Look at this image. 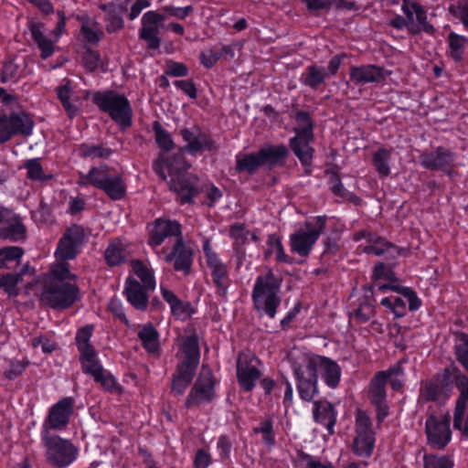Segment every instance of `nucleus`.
<instances>
[{"label":"nucleus","mask_w":468,"mask_h":468,"mask_svg":"<svg viewBox=\"0 0 468 468\" xmlns=\"http://www.w3.org/2000/svg\"><path fill=\"white\" fill-rule=\"evenodd\" d=\"M399 368H390L387 371H382L377 374L371 381L369 388V396L373 404L377 407V414L378 420H382L388 414L387 406L385 404V385L388 382V377Z\"/></svg>","instance_id":"nucleus-22"},{"label":"nucleus","mask_w":468,"mask_h":468,"mask_svg":"<svg viewBox=\"0 0 468 468\" xmlns=\"http://www.w3.org/2000/svg\"><path fill=\"white\" fill-rule=\"evenodd\" d=\"M203 250L207 266L211 272L214 282L218 290L223 293L225 292L228 282L227 266L221 261L218 256L212 250L207 240L204 241Z\"/></svg>","instance_id":"nucleus-23"},{"label":"nucleus","mask_w":468,"mask_h":468,"mask_svg":"<svg viewBox=\"0 0 468 468\" xmlns=\"http://www.w3.org/2000/svg\"><path fill=\"white\" fill-rule=\"evenodd\" d=\"M43 439L47 445L48 461L58 467L69 465L77 456V450L66 440L59 437H48L45 434Z\"/></svg>","instance_id":"nucleus-14"},{"label":"nucleus","mask_w":468,"mask_h":468,"mask_svg":"<svg viewBox=\"0 0 468 468\" xmlns=\"http://www.w3.org/2000/svg\"><path fill=\"white\" fill-rule=\"evenodd\" d=\"M269 253L275 254L277 261L287 262L288 257L283 250L281 239L277 235H270L268 238Z\"/></svg>","instance_id":"nucleus-46"},{"label":"nucleus","mask_w":468,"mask_h":468,"mask_svg":"<svg viewBox=\"0 0 468 468\" xmlns=\"http://www.w3.org/2000/svg\"><path fill=\"white\" fill-rule=\"evenodd\" d=\"M82 155L90 158L107 157L111 154V150L101 146L83 144L80 147Z\"/></svg>","instance_id":"nucleus-54"},{"label":"nucleus","mask_w":468,"mask_h":468,"mask_svg":"<svg viewBox=\"0 0 468 468\" xmlns=\"http://www.w3.org/2000/svg\"><path fill=\"white\" fill-rule=\"evenodd\" d=\"M180 233V226L176 221L157 218L149 227V244L155 248L159 246L165 238L177 236Z\"/></svg>","instance_id":"nucleus-25"},{"label":"nucleus","mask_w":468,"mask_h":468,"mask_svg":"<svg viewBox=\"0 0 468 468\" xmlns=\"http://www.w3.org/2000/svg\"><path fill=\"white\" fill-rule=\"evenodd\" d=\"M455 385L460 391L459 398L456 402L454 412L453 426L461 431L463 434L468 436V378L463 374L455 377Z\"/></svg>","instance_id":"nucleus-20"},{"label":"nucleus","mask_w":468,"mask_h":468,"mask_svg":"<svg viewBox=\"0 0 468 468\" xmlns=\"http://www.w3.org/2000/svg\"><path fill=\"white\" fill-rule=\"evenodd\" d=\"M94 102L101 110L107 112L119 125L126 128L132 123V109L127 99L113 90L97 91Z\"/></svg>","instance_id":"nucleus-9"},{"label":"nucleus","mask_w":468,"mask_h":468,"mask_svg":"<svg viewBox=\"0 0 468 468\" xmlns=\"http://www.w3.org/2000/svg\"><path fill=\"white\" fill-rule=\"evenodd\" d=\"M314 417L316 421L326 426L329 433H333V428L336 420V413L331 403L327 401L315 402Z\"/></svg>","instance_id":"nucleus-32"},{"label":"nucleus","mask_w":468,"mask_h":468,"mask_svg":"<svg viewBox=\"0 0 468 468\" xmlns=\"http://www.w3.org/2000/svg\"><path fill=\"white\" fill-rule=\"evenodd\" d=\"M355 239L356 240H360L361 239H367L370 244L364 247V251L367 253L380 255L388 251L389 249H393V247L386 242L383 239L378 238L370 233H358L355 236Z\"/></svg>","instance_id":"nucleus-36"},{"label":"nucleus","mask_w":468,"mask_h":468,"mask_svg":"<svg viewBox=\"0 0 468 468\" xmlns=\"http://www.w3.org/2000/svg\"><path fill=\"white\" fill-rule=\"evenodd\" d=\"M27 177L31 180L43 181L49 179L50 175L45 173L39 159H30L25 164Z\"/></svg>","instance_id":"nucleus-42"},{"label":"nucleus","mask_w":468,"mask_h":468,"mask_svg":"<svg viewBox=\"0 0 468 468\" xmlns=\"http://www.w3.org/2000/svg\"><path fill=\"white\" fill-rule=\"evenodd\" d=\"M99 60V54L90 49H87L82 58L85 68L90 71H93L98 67Z\"/></svg>","instance_id":"nucleus-58"},{"label":"nucleus","mask_w":468,"mask_h":468,"mask_svg":"<svg viewBox=\"0 0 468 468\" xmlns=\"http://www.w3.org/2000/svg\"><path fill=\"white\" fill-rule=\"evenodd\" d=\"M128 244L123 239L113 240L105 251V260L109 265L120 264L128 255Z\"/></svg>","instance_id":"nucleus-33"},{"label":"nucleus","mask_w":468,"mask_h":468,"mask_svg":"<svg viewBox=\"0 0 468 468\" xmlns=\"http://www.w3.org/2000/svg\"><path fill=\"white\" fill-rule=\"evenodd\" d=\"M138 336L142 341L144 347L149 353H154L158 350V335L156 330L151 324L144 325L138 332Z\"/></svg>","instance_id":"nucleus-38"},{"label":"nucleus","mask_w":468,"mask_h":468,"mask_svg":"<svg viewBox=\"0 0 468 468\" xmlns=\"http://www.w3.org/2000/svg\"><path fill=\"white\" fill-rule=\"evenodd\" d=\"M92 330V325H86L79 330L76 336V341L80 352L92 348V346L89 344Z\"/></svg>","instance_id":"nucleus-51"},{"label":"nucleus","mask_w":468,"mask_h":468,"mask_svg":"<svg viewBox=\"0 0 468 468\" xmlns=\"http://www.w3.org/2000/svg\"><path fill=\"white\" fill-rule=\"evenodd\" d=\"M420 163L423 166L427 168H442L445 166V161H437L435 157V153L423 154L420 157Z\"/></svg>","instance_id":"nucleus-60"},{"label":"nucleus","mask_w":468,"mask_h":468,"mask_svg":"<svg viewBox=\"0 0 468 468\" xmlns=\"http://www.w3.org/2000/svg\"><path fill=\"white\" fill-rule=\"evenodd\" d=\"M216 379L210 368L202 367L200 374L192 387L186 401V407L198 406L210 402L216 396Z\"/></svg>","instance_id":"nucleus-13"},{"label":"nucleus","mask_w":468,"mask_h":468,"mask_svg":"<svg viewBox=\"0 0 468 468\" xmlns=\"http://www.w3.org/2000/svg\"><path fill=\"white\" fill-rule=\"evenodd\" d=\"M43 25L39 23H31L30 31L34 41L41 50V58H47L54 52L53 42L45 37L42 32Z\"/></svg>","instance_id":"nucleus-34"},{"label":"nucleus","mask_w":468,"mask_h":468,"mask_svg":"<svg viewBox=\"0 0 468 468\" xmlns=\"http://www.w3.org/2000/svg\"><path fill=\"white\" fill-rule=\"evenodd\" d=\"M101 8L108 13L106 30L110 33L115 32L123 27V20L121 14L126 9L122 5L113 4L102 5Z\"/></svg>","instance_id":"nucleus-35"},{"label":"nucleus","mask_w":468,"mask_h":468,"mask_svg":"<svg viewBox=\"0 0 468 468\" xmlns=\"http://www.w3.org/2000/svg\"><path fill=\"white\" fill-rule=\"evenodd\" d=\"M154 167V171L163 179H166L168 176L170 177V188L178 193L182 203L191 201L197 194V191L185 180L183 173L187 169L188 165L181 154L175 156L171 160L162 154Z\"/></svg>","instance_id":"nucleus-4"},{"label":"nucleus","mask_w":468,"mask_h":468,"mask_svg":"<svg viewBox=\"0 0 468 468\" xmlns=\"http://www.w3.org/2000/svg\"><path fill=\"white\" fill-rule=\"evenodd\" d=\"M254 431L262 433V440L266 444L273 442L272 424L269 420L262 421L259 427L254 429Z\"/></svg>","instance_id":"nucleus-56"},{"label":"nucleus","mask_w":468,"mask_h":468,"mask_svg":"<svg viewBox=\"0 0 468 468\" xmlns=\"http://www.w3.org/2000/svg\"><path fill=\"white\" fill-rule=\"evenodd\" d=\"M456 356L465 369H468V336L462 334L457 336L455 345Z\"/></svg>","instance_id":"nucleus-45"},{"label":"nucleus","mask_w":468,"mask_h":468,"mask_svg":"<svg viewBox=\"0 0 468 468\" xmlns=\"http://www.w3.org/2000/svg\"><path fill=\"white\" fill-rule=\"evenodd\" d=\"M165 16L149 11L143 17V27H158V24L165 20Z\"/></svg>","instance_id":"nucleus-59"},{"label":"nucleus","mask_w":468,"mask_h":468,"mask_svg":"<svg viewBox=\"0 0 468 468\" xmlns=\"http://www.w3.org/2000/svg\"><path fill=\"white\" fill-rule=\"evenodd\" d=\"M163 254L166 261H174V267L176 271H187L192 262L191 250L177 239L171 249L163 250Z\"/></svg>","instance_id":"nucleus-26"},{"label":"nucleus","mask_w":468,"mask_h":468,"mask_svg":"<svg viewBox=\"0 0 468 468\" xmlns=\"http://www.w3.org/2000/svg\"><path fill=\"white\" fill-rule=\"evenodd\" d=\"M324 227V219L322 217L313 221H308L304 227L299 229L290 237L292 251L300 256H306L312 250Z\"/></svg>","instance_id":"nucleus-11"},{"label":"nucleus","mask_w":468,"mask_h":468,"mask_svg":"<svg viewBox=\"0 0 468 468\" xmlns=\"http://www.w3.org/2000/svg\"><path fill=\"white\" fill-rule=\"evenodd\" d=\"M280 282L272 273L259 276L253 289L255 307L270 317H274L280 303Z\"/></svg>","instance_id":"nucleus-8"},{"label":"nucleus","mask_w":468,"mask_h":468,"mask_svg":"<svg viewBox=\"0 0 468 468\" xmlns=\"http://www.w3.org/2000/svg\"><path fill=\"white\" fill-rule=\"evenodd\" d=\"M256 362L255 358H251L249 361L248 356L244 355L239 356L238 359V379L239 385L245 390L252 389L260 377V372L256 367Z\"/></svg>","instance_id":"nucleus-27"},{"label":"nucleus","mask_w":468,"mask_h":468,"mask_svg":"<svg viewBox=\"0 0 468 468\" xmlns=\"http://www.w3.org/2000/svg\"><path fill=\"white\" fill-rule=\"evenodd\" d=\"M296 125L295 137L291 139V146L303 165L311 163L313 148L310 146L313 141V130L309 115L306 112H299L295 115Z\"/></svg>","instance_id":"nucleus-10"},{"label":"nucleus","mask_w":468,"mask_h":468,"mask_svg":"<svg viewBox=\"0 0 468 468\" xmlns=\"http://www.w3.org/2000/svg\"><path fill=\"white\" fill-rule=\"evenodd\" d=\"M374 286L380 291H392L399 295H389L381 300V304L389 309L396 317H402L406 314V299L409 308L416 311L421 306V301L417 294L408 287H402L395 279L393 273L386 269L383 264L375 267L373 272Z\"/></svg>","instance_id":"nucleus-2"},{"label":"nucleus","mask_w":468,"mask_h":468,"mask_svg":"<svg viewBox=\"0 0 468 468\" xmlns=\"http://www.w3.org/2000/svg\"><path fill=\"white\" fill-rule=\"evenodd\" d=\"M420 397L425 400L441 402L449 398L446 387L438 381L427 382L421 389Z\"/></svg>","instance_id":"nucleus-37"},{"label":"nucleus","mask_w":468,"mask_h":468,"mask_svg":"<svg viewBox=\"0 0 468 468\" xmlns=\"http://www.w3.org/2000/svg\"><path fill=\"white\" fill-rule=\"evenodd\" d=\"M163 10L169 16H176L179 19H184L193 11V7L191 5H187L184 8H177L171 5H166L163 7Z\"/></svg>","instance_id":"nucleus-61"},{"label":"nucleus","mask_w":468,"mask_h":468,"mask_svg":"<svg viewBox=\"0 0 468 468\" xmlns=\"http://www.w3.org/2000/svg\"><path fill=\"white\" fill-rule=\"evenodd\" d=\"M81 32L84 36L85 40L90 43H97L103 35V32L101 30L94 29L88 24L82 25Z\"/></svg>","instance_id":"nucleus-57"},{"label":"nucleus","mask_w":468,"mask_h":468,"mask_svg":"<svg viewBox=\"0 0 468 468\" xmlns=\"http://www.w3.org/2000/svg\"><path fill=\"white\" fill-rule=\"evenodd\" d=\"M85 239L84 229L80 226L69 228L60 239L55 251L57 263L66 262L74 259L79 253V248Z\"/></svg>","instance_id":"nucleus-15"},{"label":"nucleus","mask_w":468,"mask_h":468,"mask_svg":"<svg viewBox=\"0 0 468 468\" xmlns=\"http://www.w3.org/2000/svg\"><path fill=\"white\" fill-rule=\"evenodd\" d=\"M23 253V250L16 246L0 248V269H7L18 263Z\"/></svg>","instance_id":"nucleus-39"},{"label":"nucleus","mask_w":468,"mask_h":468,"mask_svg":"<svg viewBox=\"0 0 468 468\" xmlns=\"http://www.w3.org/2000/svg\"><path fill=\"white\" fill-rule=\"evenodd\" d=\"M425 468H452V461L446 456L430 455L425 457Z\"/></svg>","instance_id":"nucleus-49"},{"label":"nucleus","mask_w":468,"mask_h":468,"mask_svg":"<svg viewBox=\"0 0 468 468\" xmlns=\"http://www.w3.org/2000/svg\"><path fill=\"white\" fill-rule=\"evenodd\" d=\"M78 183L82 186L98 187L112 199H121L126 192V186L121 176L106 165L93 167L88 174H80Z\"/></svg>","instance_id":"nucleus-7"},{"label":"nucleus","mask_w":468,"mask_h":468,"mask_svg":"<svg viewBox=\"0 0 468 468\" xmlns=\"http://www.w3.org/2000/svg\"><path fill=\"white\" fill-rule=\"evenodd\" d=\"M286 154L284 146H270L254 154H238L237 168L239 171L251 173L262 165H274Z\"/></svg>","instance_id":"nucleus-12"},{"label":"nucleus","mask_w":468,"mask_h":468,"mask_svg":"<svg viewBox=\"0 0 468 468\" xmlns=\"http://www.w3.org/2000/svg\"><path fill=\"white\" fill-rule=\"evenodd\" d=\"M33 346H34V347L40 346L42 352H44V353H51L56 348V345L54 342H52L49 339L43 337V336L35 338L33 340Z\"/></svg>","instance_id":"nucleus-62"},{"label":"nucleus","mask_w":468,"mask_h":468,"mask_svg":"<svg viewBox=\"0 0 468 468\" xmlns=\"http://www.w3.org/2000/svg\"><path fill=\"white\" fill-rule=\"evenodd\" d=\"M429 443L437 449L443 448L451 440L450 420L447 416H431L426 421Z\"/></svg>","instance_id":"nucleus-19"},{"label":"nucleus","mask_w":468,"mask_h":468,"mask_svg":"<svg viewBox=\"0 0 468 468\" xmlns=\"http://www.w3.org/2000/svg\"><path fill=\"white\" fill-rule=\"evenodd\" d=\"M177 356L179 363L172 380V390L182 394L192 380L199 363L198 341L195 335L182 339Z\"/></svg>","instance_id":"nucleus-3"},{"label":"nucleus","mask_w":468,"mask_h":468,"mask_svg":"<svg viewBox=\"0 0 468 468\" xmlns=\"http://www.w3.org/2000/svg\"><path fill=\"white\" fill-rule=\"evenodd\" d=\"M58 98L70 116L76 114L79 103L72 95V90H58Z\"/></svg>","instance_id":"nucleus-44"},{"label":"nucleus","mask_w":468,"mask_h":468,"mask_svg":"<svg viewBox=\"0 0 468 468\" xmlns=\"http://www.w3.org/2000/svg\"><path fill=\"white\" fill-rule=\"evenodd\" d=\"M391 154L386 149H379L373 157V164L376 170L381 176H388L390 173L389 160Z\"/></svg>","instance_id":"nucleus-41"},{"label":"nucleus","mask_w":468,"mask_h":468,"mask_svg":"<svg viewBox=\"0 0 468 468\" xmlns=\"http://www.w3.org/2000/svg\"><path fill=\"white\" fill-rule=\"evenodd\" d=\"M154 129L158 145L165 151L172 149L174 144L170 134L162 129L158 122H154Z\"/></svg>","instance_id":"nucleus-50"},{"label":"nucleus","mask_w":468,"mask_h":468,"mask_svg":"<svg viewBox=\"0 0 468 468\" xmlns=\"http://www.w3.org/2000/svg\"><path fill=\"white\" fill-rule=\"evenodd\" d=\"M161 291L164 299L169 304L171 313L175 317L185 320L194 313L192 306L188 303L179 300L173 292L165 288H161Z\"/></svg>","instance_id":"nucleus-31"},{"label":"nucleus","mask_w":468,"mask_h":468,"mask_svg":"<svg viewBox=\"0 0 468 468\" xmlns=\"http://www.w3.org/2000/svg\"><path fill=\"white\" fill-rule=\"evenodd\" d=\"M133 274L141 280L142 284L134 278L126 281L125 293L128 302L136 309L143 310L148 303V292L155 288V280L151 268L139 261L132 262Z\"/></svg>","instance_id":"nucleus-6"},{"label":"nucleus","mask_w":468,"mask_h":468,"mask_svg":"<svg viewBox=\"0 0 468 468\" xmlns=\"http://www.w3.org/2000/svg\"><path fill=\"white\" fill-rule=\"evenodd\" d=\"M24 226L20 222L15 221L8 228L0 229V238L17 240L24 237Z\"/></svg>","instance_id":"nucleus-48"},{"label":"nucleus","mask_w":468,"mask_h":468,"mask_svg":"<svg viewBox=\"0 0 468 468\" xmlns=\"http://www.w3.org/2000/svg\"><path fill=\"white\" fill-rule=\"evenodd\" d=\"M73 399L65 398L50 408L48 416L43 425V436L45 434L48 435V429L61 430L68 424L73 410Z\"/></svg>","instance_id":"nucleus-21"},{"label":"nucleus","mask_w":468,"mask_h":468,"mask_svg":"<svg viewBox=\"0 0 468 468\" xmlns=\"http://www.w3.org/2000/svg\"><path fill=\"white\" fill-rule=\"evenodd\" d=\"M346 57V55L342 53L332 58V59L329 61L327 71H325L324 68L318 67L316 65L309 66L306 69V73L304 74V84L310 87L322 85L328 74L335 75L337 72L342 59Z\"/></svg>","instance_id":"nucleus-24"},{"label":"nucleus","mask_w":468,"mask_h":468,"mask_svg":"<svg viewBox=\"0 0 468 468\" xmlns=\"http://www.w3.org/2000/svg\"><path fill=\"white\" fill-rule=\"evenodd\" d=\"M402 10L407 17L406 21L408 23L407 27H408L409 31L414 35L419 34L420 32V28L416 27V25L414 23L415 12H414L413 8L411 7V3L410 2V0H405V3H403V5H402Z\"/></svg>","instance_id":"nucleus-55"},{"label":"nucleus","mask_w":468,"mask_h":468,"mask_svg":"<svg viewBox=\"0 0 468 468\" xmlns=\"http://www.w3.org/2000/svg\"><path fill=\"white\" fill-rule=\"evenodd\" d=\"M165 74L169 76L170 79L184 76L186 74V68L183 64L173 63L167 67Z\"/></svg>","instance_id":"nucleus-63"},{"label":"nucleus","mask_w":468,"mask_h":468,"mask_svg":"<svg viewBox=\"0 0 468 468\" xmlns=\"http://www.w3.org/2000/svg\"><path fill=\"white\" fill-rule=\"evenodd\" d=\"M316 363L318 374L325 384L331 388L336 387L341 377L339 366L335 361L321 356H316Z\"/></svg>","instance_id":"nucleus-29"},{"label":"nucleus","mask_w":468,"mask_h":468,"mask_svg":"<svg viewBox=\"0 0 468 468\" xmlns=\"http://www.w3.org/2000/svg\"><path fill=\"white\" fill-rule=\"evenodd\" d=\"M75 279L67 262L54 264L45 278L41 301L53 308L71 305L78 298V289L71 282Z\"/></svg>","instance_id":"nucleus-1"},{"label":"nucleus","mask_w":468,"mask_h":468,"mask_svg":"<svg viewBox=\"0 0 468 468\" xmlns=\"http://www.w3.org/2000/svg\"><path fill=\"white\" fill-rule=\"evenodd\" d=\"M29 271V266L26 265L20 273H6L0 276V288H3L9 295L17 293L16 285L20 282L22 275Z\"/></svg>","instance_id":"nucleus-40"},{"label":"nucleus","mask_w":468,"mask_h":468,"mask_svg":"<svg viewBox=\"0 0 468 468\" xmlns=\"http://www.w3.org/2000/svg\"><path fill=\"white\" fill-rule=\"evenodd\" d=\"M33 121L25 112H13L9 116L0 117V143L8 141L12 136L22 133L29 135L33 129Z\"/></svg>","instance_id":"nucleus-17"},{"label":"nucleus","mask_w":468,"mask_h":468,"mask_svg":"<svg viewBox=\"0 0 468 468\" xmlns=\"http://www.w3.org/2000/svg\"><path fill=\"white\" fill-rule=\"evenodd\" d=\"M411 7L413 8L415 12V16L417 20L416 27H420V31L423 30L425 32H431L433 27L431 25L427 23L426 21V12L423 10V8L418 5L415 2L411 3Z\"/></svg>","instance_id":"nucleus-52"},{"label":"nucleus","mask_w":468,"mask_h":468,"mask_svg":"<svg viewBox=\"0 0 468 468\" xmlns=\"http://www.w3.org/2000/svg\"><path fill=\"white\" fill-rule=\"evenodd\" d=\"M82 369L92 376L106 389H113L116 387L115 378L105 371L97 358L93 348L80 352Z\"/></svg>","instance_id":"nucleus-18"},{"label":"nucleus","mask_w":468,"mask_h":468,"mask_svg":"<svg viewBox=\"0 0 468 468\" xmlns=\"http://www.w3.org/2000/svg\"><path fill=\"white\" fill-rule=\"evenodd\" d=\"M374 433L368 416L364 411H357L356 417V436L353 451L359 456H369L374 446Z\"/></svg>","instance_id":"nucleus-16"},{"label":"nucleus","mask_w":468,"mask_h":468,"mask_svg":"<svg viewBox=\"0 0 468 468\" xmlns=\"http://www.w3.org/2000/svg\"><path fill=\"white\" fill-rule=\"evenodd\" d=\"M220 58V55L212 51L204 52L200 55L201 63L206 68H211Z\"/></svg>","instance_id":"nucleus-64"},{"label":"nucleus","mask_w":468,"mask_h":468,"mask_svg":"<svg viewBox=\"0 0 468 468\" xmlns=\"http://www.w3.org/2000/svg\"><path fill=\"white\" fill-rule=\"evenodd\" d=\"M159 28L152 27H143L140 37L147 42V47L151 49H156L160 46V38L158 37Z\"/></svg>","instance_id":"nucleus-47"},{"label":"nucleus","mask_w":468,"mask_h":468,"mask_svg":"<svg viewBox=\"0 0 468 468\" xmlns=\"http://www.w3.org/2000/svg\"><path fill=\"white\" fill-rule=\"evenodd\" d=\"M372 291L370 288L366 289V302L359 304L356 310L355 315L362 321L367 320L374 313L373 301L371 299Z\"/></svg>","instance_id":"nucleus-43"},{"label":"nucleus","mask_w":468,"mask_h":468,"mask_svg":"<svg viewBox=\"0 0 468 468\" xmlns=\"http://www.w3.org/2000/svg\"><path fill=\"white\" fill-rule=\"evenodd\" d=\"M389 73L385 71L382 68L367 65L351 69L350 77L356 84H365L367 82L379 83Z\"/></svg>","instance_id":"nucleus-28"},{"label":"nucleus","mask_w":468,"mask_h":468,"mask_svg":"<svg viewBox=\"0 0 468 468\" xmlns=\"http://www.w3.org/2000/svg\"><path fill=\"white\" fill-rule=\"evenodd\" d=\"M182 136L187 144V150L190 153H197L203 150H210L213 147L212 142L208 136L201 133L198 129H185L182 131Z\"/></svg>","instance_id":"nucleus-30"},{"label":"nucleus","mask_w":468,"mask_h":468,"mask_svg":"<svg viewBox=\"0 0 468 468\" xmlns=\"http://www.w3.org/2000/svg\"><path fill=\"white\" fill-rule=\"evenodd\" d=\"M290 358L292 360L299 394L303 399L311 400L316 393L318 377L316 355L293 350L290 354Z\"/></svg>","instance_id":"nucleus-5"},{"label":"nucleus","mask_w":468,"mask_h":468,"mask_svg":"<svg viewBox=\"0 0 468 468\" xmlns=\"http://www.w3.org/2000/svg\"><path fill=\"white\" fill-rule=\"evenodd\" d=\"M449 45L452 49V56L455 60H460L461 56V50L463 48L465 38L455 34L451 33L448 37Z\"/></svg>","instance_id":"nucleus-53"}]
</instances>
